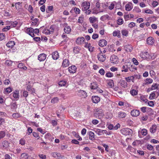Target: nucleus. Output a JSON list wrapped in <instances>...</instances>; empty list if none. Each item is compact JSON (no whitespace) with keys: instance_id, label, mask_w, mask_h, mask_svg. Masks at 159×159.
<instances>
[{"instance_id":"1","label":"nucleus","mask_w":159,"mask_h":159,"mask_svg":"<svg viewBox=\"0 0 159 159\" xmlns=\"http://www.w3.org/2000/svg\"><path fill=\"white\" fill-rule=\"evenodd\" d=\"M93 115L95 117L100 119L103 117L104 114L102 109L98 108L94 112Z\"/></svg>"},{"instance_id":"2","label":"nucleus","mask_w":159,"mask_h":159,"mask_svg":"<svg viewBox=\"0 0 159 159\" xmlns=\"http://www.w3.org/2000/svg\"><path fill=\"white\" fill-rule=\"evenodd\" d=\"M82 5L83 6V7L82 8V10L83 11H85V13H88V14H90L91 12V11L90 10H88L90 7V3L88 2H84L82 4Z\"/></svg>"},{"instance_id":"3","label":"nucleus","mask_w":159,"mask_h":159,"mask_svg":"<svg viewBox=\"0 0 159 159\" xmlns=\"http://www.w3.org/2000/svg\"><path fill=\"white\" fill-rule=\"evenodd\" d=\"M120 131L122 134L125 135L131 134L133 133L132 130L129 128H123Z\"/></svg>"},{"instance_id":"4","label":"nucleus","mask_w":159,"mask_h":159,"mask_svg":"<svg viewBox=\"0 0 159 159\" xmlns=\"http://www.w3.org/2000/svg\"><path fill=\"white\" fill-rule=\"evenodd\" d=\"M9 143L6 140L0 143V147L3 149H6L9 147Z\"/></svg>"},{"instance_id":"5","label":"nucleus","mask_w":159,"mask_h":159,"mask_svg":"<svg viewBox=\"0 0 159 159\" xmlns=\"http://www.w3.org/2000/svg\"><path fill=\"white\" fill-rule=\"evenodd\" d=\"M111 62L113 64H117L118 62L117 57L115 55L111 56L110 58Z\"/></svg>"},{"instance_id":"6","label":"nucleus","mask_w":159,"mask_h":159,"mask_svg":"<svg viewBox=\"0 0 159 159\" xmlns=\"http://www.w3.org/2000/svg\"><path fill=\"white\" fill-rule=\"evenodd\" d=\"M102 53V52L101 51V53H99L98 54V60L101 61H104L106 59V56L105 55H103V54L101 55V53Z\"/></svg>"},{"instance_id":"7","label":"nucleus","mask_w":159,"mask_h":159,"mask_svg":"<svg viewBox=\"0 0 159 159\" xmlns=\"http://www.w3.org/2000/svg\"><path fill=\"white\" fill-rule=\"evenodd\" d=\"M140 56L142 58L147 59L149 57V54L147 52L143 51L140 53Z\"/></svg>"},{"instance_id":"8","label":"nucleus","mask_w":159,"mask_h":159,"mask_svg":"<svg viewBox=\"0 0 159 159\" xmlns=\"http://www.w3.org/2000/svg\"><path fill=\"white\" fill-rule=\"evenodd\" d=\"M140 113L139 111L136 109L133 110L131 112V114L133 116H137L139 115Z\"/></svg>"},{"instance_id":"9","label":"nucleus","mask_w":159,"mask_h":159,"mask_svg":"<svg viewBox=\"0 0 159 159\" xmlns=\"http://www.w3.org/2000/svg\"><path fill=\"white\" fill-rule=\"evenodd\" d=\"M91 99L93 103H97L100 101V98L98 96H95L92 97Z\"/></svg>"},{"instance_id":"10","label":"nucleus","mask_w":159,"mask_h":159,"mask_svg":"<svg viewBox=\"0 0 159 159\" xmlns=\"http://www.w3.org/2000/svg\"><path fill=\"white\" fill-rule=\"evenodd\" d=\"M33 30L34 29L31 27L28 28L27 29V33L32 37L35 36L34 34L33 33Z\"/></svg>"},{"instance_id":"11","label":"nucleus","mask_w":159,"mask_h":159,"mask_svg":"<svg viewBox=\"0 0 159 159\" xmlns=\"http://www.w3.org/2000/svg\"><path fill=\"white\" fill-rule=\"evenodd\" d=\"M46 55L45 54L42 53L39 55L38 59L40 61H44L46 59Z\"/></svg>"},{"instance_id":"12","label":"nucleus","mask_w":159,"mask_h":159,"mask_svg":"<svg viewBox=\"0 0 159 159\" xmlns=\"http://www.w3.org/2000/svg\"><path fill=\"white\" fill-rule=\"evenodd\" d=\"M107 42L104 39L100 40L99 41V45L101 47H103L107 44Z\"/></svg>"},{"instance_id":"13","label":"nucleus","mask_w":159,"mask_h":159,"mask_svg":"<svg viewBox=\"0 0 159 159\" xmlns=\"http://www.w3.org/2000/svg\"><path fill=\"white\" fill-rule=\"evenodd\" d=\"M84 37H78L77 39L76 40V43L78 44H81L84 42Z\"/></svg>"},{"instance_id":"14","label":"nucleus","mask_w":159,"mask_h":159,"mask_svg":"<svg viewBox=\"0 0 159 159\" xmlns=\"http://www.w3.org/2000/svg\"><path fill=\"white\" fill-rule=\"evenodd\" d=\"M76 69V67L75 66H72L69 67L68 68V70L69 72L70 73H74L75 72V70Z\"/></svg>"},{"instance_id":"15","label":"nucleus","mask_w":159,"mask_h":159,"mask_svg":"<svg viewBox=\"0 0 159 159\" xmlns=\"http://www.w3.org/2000/svg\"><path fill=\"white\" fill-rule=\"evenodd\" d=\"M52 57L54 60H57L59 57V55L58 52L55 51L52 54Z\"/></svg>"},{"instance_id":"16","label":"nucleus","mask_w":159,"mask_h":159,"mask_svg":"<svg viewBox=\"0 0 159 159\" xmlns=\"http://www.w3.org/2000/svg\"><path fill=\"white\" fill-rule=\"evenodd\" d=\"M119 84L124 88H125L127 86V82L123 80H120L119 83Z\"/></svg>"},{"instance_id":"17","label":"nucleus","mask_w":159,"mask_h":159,"mask_svg":"<svg viewBox=\"0 0 159 159\" xmlns=\"http://www.w3.org/2000/svg\"><path fill=\"white\" fill-rule=\"evenodd\" d=\"M154 39L152 37H150L147 39V43L149 44L152 45L154 43Z\"/></svg>"},{"instance_id":"18","label":"nucleus","mask_w":159,"mask_h":159,"mask_svg":"<svg viewBox=\"0 0 159 159\" xmlns=\"http://www.w3.org/2000/svg\"><path fill=\"white\" fill-rule=\"evenodd\" d=\"M126 116V114L123 112L120 111L119 112L118 115V117L119 118H124Z\"/></svg>"},{"instance_id":"19","label":"nucleus","mask_w":159,"mask_h":159,"mask_svg":"<svg viewBox=\"0 0 159 159\" xmlns=\"http://www.w3.org/2000/svg\"><path fill=\"white\" fill-rule=\"evenodd\" d=\"M69 65V61L67 59H65L63 60L62 63V66L63 67H67Z\"/></svg>"},{"instance_id":"20","label":"nucleus","mask_w":159,"mask_h":159,"mask_svg":"<svg viewBox=\"0 0 159 159\" xmlns=\"http://www.w3.org/2000/svg\"><path fill=\"white\" fill-rule=\"evenodd\" d=\"M13 96L14 98L18 99L19 98V93L18 90H16L12 93Z\"/></svg>"},{"instance_id":"21","label":"nucleus","mask_w":159,"mask_h":159,"mask_svg":"<svg viewBox=\"0 0 159 159\" xmlns=\"http://www.w3.org/2000/svg\"><path fill=\"white\" fill-rule=\"evenodd\" d=\"M90 87L91 89H96L98 87L97 84L95 82H93L91 83Z\"/></svg>"},{"instance_id":"22","label":"nucleus","mask_w":159,"mask_h":159,"mask_svg":"<svg viewBox=\"0 0 159 159\" xmlns=\"http://www.w3.org/2000/svg\"><path fill=\"white\" fill-rule=\"evenodd\" d=\"M15 45V42L14 41H11L7 43L6 44L7 46L9 48H11Z\"/></svg>"},{"instance_id":"23","label":"nucleus","mask_w":159,"mask_h":159,"mask_svg":"<svg viewBox=\"0 0 159 159\" xmlns=\"http://www.w3.org/2000/svg\"><path fill=\"white\" fill-rule=\"evenodd\" d=\"M157 126L156 125H153L150 128V131L151 133H154L156 130Z\"/></svg>"},{"instance_id":"24","label":"nucleus","mask_w":159,"mask_h":159,"mask_svg":"<svg viewBox=\"0 0 159 159\" xmlns=\"http://www.w3.org/2000/svg\"><path fill=\"white\" fill-rule=\"evenodd\" d=\"M39 19L37 18H35L33 20V21L32 22L31 24V26H37L38 25V24H37V22L38 21Z\"/></svg>"},{"instance_id":"25","label":"nucleus","mask_w":159,"mask_h":159,"mask_svg":"<svg viewBox=\"0 0 159 159\" xmlns=\"http://www.w3.org/2000/svg\"><path fill=\"white\" fill-rule=\"evenodd\" d=\"M64 30L66 33L69 34L71 31V29L70 26H66L65 27Z\"/></svg>"},{"instance_id":"26","label":"nucleus","mask_w":159,"mask_h":159,"mask_svg":"<svg viewBox=\"0 0 159 159\" xmlns=\"http://www.w3.org/2000/svg\"><path fill=\"white\" fill-rule=\"evenodd\" d=\"M79 95H82L83 96V97L85 98L87 96V93L84 90H80L79 92Z\"/></svg>"},{"instance_id":"27","label":"nucleus","mask_w":159,"mask_h":159,"mask_svg":"<svg viewBox=\"0 0 159 159\" xmlns=\"http://www.w3.org/2000/svg\"><path fill=\"white\" fill-rule=\"evenodd\" d=\"M95 130V132L98 135H102L103 130H101L98 129H96Z\"/></svg>"},{"instance_id":"28","label":"nucleus","mask_w":159,"mask_h":159,"mask_svg":"<svg viewBox=\"0 0 159 159\" xmlns=\"http://www.w3.org/2000/svg\"><path fill=\"white\" fill-rule=\"evenodd\" d=\"M21 158L22 159H28L29 157L28 154L26 153H23L21 155Z\"/></svg>"},{"instance_id":"29","label":"nucleus","mask_w":159,"mask_h":159,"mask_svg":"<svg viewBox=\"0 0 159 159\" xmlns=\"http://www.w3.org/2000/svg\"><path fill=\"white\" fill-rule=\"evenodd\" d=\"M138 91L135 89H131L130 91V93L132 96L136 95L138 93Z\"/></svg>"},{"instance_id":"30","label":"nucleus","mask_w":159,"mask_h":159,"mask_svg":"<svg viewBox=\"0 0 159 159\" xmlns=\"http://www.w3.org/2000/svg\"><path fill=\"white\" fill-rule=\"evenodd\" d=\"M89 138L92 140L93 138H94V133L92 131H90L89 132Z\"/></svg>"},{"instance_id":"31","label":"nucleus","mask_w":159,"mask_h":159,"mask_svg":"<svg viewBox=\"0 0 159 159\" xmlns=\"http://www.w3.org/2000/svg\"><path fill=\"white\" fill-rule=\"evenodd\" d=\"M6 135V133L4 131H0V139H1L4 138Z\"/></svg>"},{"instance_id":"32","label":"nucleus","mask_w":159,"mask_h":159,"mask_svg":"<svg viewBox=\"0 0 159 159\" xmlns=\"http://www.w3.org/2000/svg\"><path fill=\"white\" fill-rule=\"evenodd\" d=\"M59 100V99L57 97H54L53 98L51 101L52 103H55L58 102Z\"/></svg>"},{"instance_id":"33","label":"nucleus","mask_w":159,"mask_h":159,"mask_svg":"<svg viewBox=\"0 0 159 159\" xmlns=\"http://www.w3.org/2000/svg\"><path fill=\"white\" fill-rule=\"evenodd\" d=\"M155 97V94L154 93V92H152L150 94L149 97V98L150 100H152Z\"/></svg>"},{"instance_id":"34","label":"nucleus","mask_w":159,"mask_h":159,"mask_svg":"<svg viewBox=\"0 0 159 159\" xmlns=\"http://www.w3.org/2000/svg\"><path fill=\"white\" fill-rule=\"evenodd\" d=\"M120 32H117L114 31L113 33V35L114 36H117L118 37H120Z\"/></svg>"},{"instance_id":"35","label":"nucleus","mask_w":159,"mask_h":159,"mask_svg":"<svg viewBox=\"0 0 159 159\" xmlns=\"http://www.w3.org/2000/svg\"><path fill=\"white\" fill-rule=\"evenodd\" d=\"M73 8V11L76 14H79L80 13V10L79 8L76 7Z\"/></svg>"},{"instance_id":"36","label":"nucleus","mask_w":159,"mask_h":159,"mask_svg":"<svg viewBox=\"0 0 159 159\" xmlns=\"http://www.w3.org/2000/svg\"><path fill=\"white\" fill-rule=\"evenodd\" d=\"M15 6L16 9H19L21 6V3L20 2H17L15 3Z\"/></svg>"},{"instance_id":"37","label":"nucleus","mask_w":159,"mask_h":159,"mask_svg":"<svg viewBox=\"0 0 159 159\" xmlns=\"http://www.w3.org/2000/svg\"><path fill=\"white\" fill-rule=\"evenodd\" d=\"M140 99L143 101V102H144L145 103H147V102H148V100L147 99L145 98L143 96H141L140 97Z\"/></svg>"},{"instance_id":"38","label":"nucleus","mask_w":159,"mask_h":159,"mask_svg":"<svg viewBox=\"0 0 159 159\" xmlns=\"http://www.w3.org/2000/svg\"><path fill=\"white\" fill-rule=\"evenodd\" d=\"M132 8L131 5L128 4H127L125 6V10L127 11H129Z\"/></svg>"},{"instance_id":"39","label":"nucleus","mask_w":159,"mask_h":159,"mask_svg":"<svg viewBox=\"0 0 159 159\" xmlns=\"http://www.w3.org/2000/svg\"><path fill=\"white\" fill-rule=\"evenodd\" d=\"M53 9V7L52 6H48V8L46 9V12L47 13H49V11H52Z\"/></svg>"},{"instance_id":"40","label":"nucleus","mask_w":159,"mask_h":159,"mask_svg":"<svg viewBox=\"0 0 159 159\" xmlns=\"http://www.w3.org/2000/svg\"><path fill=\"white\" fill-rule=\"evenodd\" d=\"M121 34L122 35L127 36L128 34V31L126 30H123L121 31Z\"/></svg>"},{"instance_id":"41","label":"nucleus","mask_w":159,"mask_h":159,"mask_svg":"<svg viewBox=\"0 0 159 159\" xmlns=\"http://www.w3.org/2000/svg\"><path fill=\"white\" fill-rule=\"evenodd\" d=\"M83 19L84 17L83 16H80L78 20V22L82 24L83 22Z\"/></svg>"},{"instance_id":"42","label":"nucleus","mask_w":159,"mask_h":159,"mask_svg":"<svg viewBox=\"0 0 159 159\" xmlns=\"http://www.w3.org/2000/svg\"><path fill=\"white\" fill-rule=\"evenodd\" d=\"M66 84L65 81L61 80L60 81L59 83V85L61 86H64Z\"/></svg>"},{"instance_id":"43","label":"nucleus","mask_w":159,"mask_h":159,"mask_svg":"<svg viewBox=\"0 0 159 159\" xmlns=\"http://www.w3.org/2000/svg\"><path fill=\"white\" fill-rule=\"evenodd\" d=\"M129 70L131 71H134L137 70V68L134 67L133 65H131L130 67H129Z\"/></svg>"},{"instance_id":"44","label":"nucleus","mask_w":159,"mask_h":159,"mask_svg":"<svg viewBox=\"0 0 159 159\" xmlns=\"http://www.w3.org/2000/svg\"><path fill=\"white\" fill-rule=\"evenodd\" d=\"M96 18L95 17H90L89 18L90 22L91 23H93L96 21Z\"/></svg>"},{"instance_id":"45","label":"nucleus","mask_w":159,"mask_h":159,"mask_svg":"<svg viewBox=\"0 0 159 159\" xmlns=\"http://www.w3.org/2000/svg\"><path fill=\"white\" fill-rule=\"evenodd\" d=\"M12 62V61L11 60H7L6 61L5 64L8 66H10L11 65Z\"/></svg>"},{"instance_id":"46","label":"nucleus","mask_w":159,"mask_h":159,"mask_svg":"<svg viewBox=\"0 0 159 159\" xmlns=\"http://www.w3.org/2000/svg\"><path fill=\"white\" fill-rule=\"evenodd\" d=\"M106 77H111L113 76V74L111 72H107L106 74Z\"/></svg>"},{"instance_id":"47","label":"nucleus","mask_w":159,"mask_h":159,"mask_svg":"<svg viewBox=\"0 0 159 159\" xmlns=\"http://www.w3.org/2000/svg\"><path fill=\"white\" fill-rule=\"evenodd\" d=\"M123 23V20L122 19H119L117 20V23L119 25L122 24Z\"/></svg>"},{"instance_id":"48","label":"nucleus","mask_w":159,"mask_h":159,"mask_svg":"<svg viewBox=\"0 0 159 159\" xmlns=\"http://www.w3.org/2000/svg\"><path fill=\"white\" fill-rule=\"evenodd\" d=\"M84 47L86 48H88L89 50H90V49L91 48L92 49H93L94 48L93 47H92L91 46V44L90 43L89 44H86Z\"/></svg>"},{"instance_id":"49","label":"nucleus","mask_w":159,"mask_h":159,"mask_svg":"<svg viewBox=\"0 0 159 159\" xmlns=\"http://www.w3.org/2000/svg\"><path fill=\"white\" fill-rule=\"evenodd\" d=\"M141 134L143 135H146L147 134V130L145 129H143L141 130Z\"/></svg>"},{"instance_id":"50","label":"nucleus","mask_w":159,"mask_h":159,"mask_svg":"<svg viewBox=\"0 0 159 159\" xmlns=\"http://www.w3.org/2000/svg\"><path fill=\"white\" fill-rule=\"evenodd\" d=\"M12 91V89L10 87H9L5 89V91L7 93H9L11 92Z\"/></svg>"},{"instance_id":"51","label":"nucleus","mask_w":159,"mask_h":159,"mask_svg":"<svg viewBox=\"0 0 159 159\" xmlns=\"http://www.w3.org/2000/svg\"><path fill=\"white\" fill-rule=\"evenodd\" d=\"M94 2L95 3L96 7L97 8H99L100 7V3L99 2V1H98L96 0V1H95Z\"/></svg>"},{"instance_id":"52","label":"nucleus","mask_w":159,"mask_h":159,"mask_svg":"<svg viewBox=\"0 0 159 159\" xmlns=\"http://www.w3.org/2000/svg\"><path fill=\"white\" fill-rule=\"evenodd\" d=\"M5 38V34L3 33L0 34V40H2Z\"/></svg>"},{"instance_id":"53","label":"nucleus","mask_w":159,"mask_h":159,"mask_svg":"<svg viewBox=\"0 0 159 159\" xmlns=\"http://www.w3.org/2000/svg\"><path fill=\"white\" fill-rule=\"evenodd\" d=\"M153 80L152 79L149 78L147 79L146 80V82L147 84H150L152 83Z\"/></svg>"},{"instance_id":"54","label":"nucleus","mask_w":159,"mask_h":159,"mask_svg":"<svg viewBox=\"0 0 159 159\" xmlns=\"http://www.w3.org/2000/svg\"><path fill=\"white\" fill-rule=\"evenodd\" d=\"M10 29V26H7L6 27L3 28L2 30L3 31H7L8 30H9Z\"/></svg>"},{"instance_id":"55","label":"nucleus","mask_w":159,"mask_h":159,"mask_svg":"<svg viewBox=\"0 0 159 159\" xmlns=\"http://www.w3.org/2000/svg\"><path fill=\"white\" fill-rule=\"evenodd\" d=\"M92 123L93 124L96 125L99 123V121L96 119L93 120H92Z\"/></svg>"},{"instance_id":"56","label":"nucleus","mask_w":159,"mask_h":159,"mask_svg":"<svg viewBox=\"0 0 159 159\" xmlns=\"http://www.w3.org/2000/svg\"><path fill=\"white\" fill-rule=\"evenodd\" d=\"M135 25V24L133 22H131L129 24L128 26L130 28H132Z\"/></svg>"},{"instance_id":"57","label":"nucleus","mask_w":159,"mask_h":159,"mask_svg":"<svg viewBox=\"0 0 159 159\" xmlns=\"http://www.w3.org/2000/svg\"><path fill=\"white\" fill-rule=\"evenodd\" d=\"M122 68L123 70H122V71H125V72H127L128 71V68L127 67H125V66L124 65L123 66H122Z\"/></svg>"},{"instance_id":"58","label":"nucleus","mask_w":159,"mask_h":159,"mask_svg":"<svg viewBox=\"0 0 159 159\" xmlns=\"http://www.w3.org/2000/svg\"><path fill=\"white\" fill-rule=\"evenodd\" d=\"M99 72L101 75H104L105 74V71L103 69H101L99 70Z\"/></svg>"},{"instance_id":"59","label":"nucleus","mask_w":159,"mask_h":159,"mask_svg":"<svg viewBox=\"0 0 159 159\" xmlns=\"http://www.w3.org/2000/svg\"><path fill=\"white\" fill-rule=\"evenodd\" d=\"M158 5V2L156 1H153L152 3V5L153 7H155L157 6Z\"/></svg>"},{"instance_id":"60","label":"nucleus","mask_w":159,"mask_h":159,"mask_svg":"<svg viewBox=\"0 0 159 159\" xmlns=\"http://www.w3.org/2000/svg\"><path fill=\"white\" fill-rule=\"evenodd\" d=\"M108 84L111 87H112L114 83L113 80H111L108 83Z\"/></svg>"},{"instance_id":"61","label":"nucleus","mask_w":159,"mask_h":159,"mask_svg":"<svg viewBox=\"0 0 159 159\" xmlns=\"http://www.w3.org/2000/svg\"><path fill=\"white\" fill-rule=\"evenodd\" d=\"M23 95L25 98L27 97L28 95V92L26 91H24L23 92Z\"/></svg>"},{"instance_id":"62","label":"nucleus","mask_w":159,"mask_h":159,"mask_svg":"<svg viewBox=\"0 0 159 159\" xmlns=\"http://www.w3.org/2000/svg\"><path fill=\"white\" fill-rule=\"evenodd\" d=\"M17 22L16 21H15L13 22H11V26H12L13 27H15L16 26V25L17 24Z\"/></svg>"},{"instance_id":"63","label":"nucleus","mask_w":159,"mask_h":159,"mask_svg":"<svg viewBox=\"0 0 159 159\" xmlns=\"http://www.w3.org/2000/svg\"><path fill=\"white\" fill-rule=\"evenodd\" d=\"M20 144L22 145H24L25 144V141L23 139H21L20 140Z\"/></svg>"},{"instance_id":"64","label":"nucleus","mask_w":159,"mask_h":159,"mask_svg":"<svg viewBox=\"0 0 159 159\" xmlns=\"http://www.w3.org/2000/svg\"><path fill=\"white\" fill-rule=\"evenodd\" d=\"M148 103V105L149 106L152 107L154 105V103L153 101H150L149 102H147Z\"/></svg>"}]
</instances>
